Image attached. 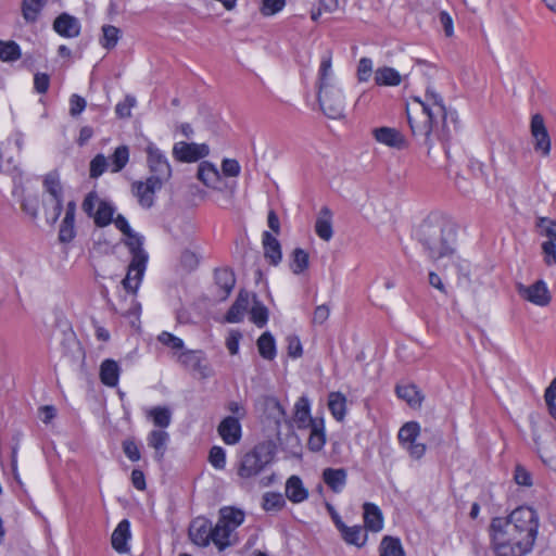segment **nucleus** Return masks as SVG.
<instances>
[{"mask_svg": "<svg viewBox=\"0 0 556 556\" xmlns=\"http://www.w3.org/2000/svg\"><path fill=\"white\" fill-rule=\"evenodd\" d=\"M130 539V523L127 519H123L112 533L111 542L113 548L119 553L129 551L128 540Z\"/></svg>", "mask_w": 556, "mask_h": 556, "instance_id": "21", "label": "nucleus"}, {"mask_svg": "<svg viewBox=\"0 0 556 556\" xmlns=\"http://www.w3.org/2000/svg\"><path fill=\"white\" fill-rule=\"evenodd\" d=\"M309 264V256L306 251L301 248H296L292 252V261L290 268L293 274L300 275L307 269Z\"/></svg>", "mask_w": 556, "mask_h": 556, "instance_id": "45", "label": "nucleus"}, {"mask_svg": "<svg viewBox=\"0 0 556 556\" xmlns=\"http://www.w3.org/2000/svg\"><path fill=\"white\" fill-rule=\"evenodd\" d=\"M401 80L400 73L393 67L383 66L375 72V81L379 86H399Z\"/></svg>", "mask_w": 556, "mask_h": 556, "instance_id": "35", "label": "nucleus"}, {"mask_svg": "<svg viewBox=\"0 0 556 556\" xmlns=\"http://www.w3.org/2000/svg\"><path fill=\"white\" fill-rule=\"evenodd\" d=\"M250 305V293L245 290H241L238 294L237 300L231 305L226 315L228 323H240L243 319L244 313Z\"/></svg>", "mask_w": 556, "mask_h": 556, "instance_id": "25", "label": "nucleus"}, {"mask_svg": "<svg viewBox=\"0 0 556 556\" xmlns=\"http://www.w3.org/2000/svg\"><path fill=\"white\" fill-rule=\"evenodd\" d=\"M318 102L321 111L329 118L343 117L345 97L337 84L318 88Z\"/></svg>", "mask_w": 556, "mask_h": 556, "instance_id": "5", "label": "nucleus"}, {"mask_svg": "<svg viewBox=\"0 0 556 556\" xmlns=\"http://www.w3.org/2000/svg\"><path fill=\"white\" fill-rule=\"evenodd\" d=\"M286 505V500L280 493L268 492L263 496V508L266 511H278Z\"/></svg>", "mask_w": 556, "mask_h": 556, "instance_id": "50", "label": "nucleus"}, {"mask_svg": "<svg viewBox=\"0 0 556 556\" xmlns=\"http://www.w3.org/2000/svg\"><path fill=\"white\" fill-rule=\"evenodd\" d=\"M416 237L432 261L450 256L454 252L455 227L440 214L427 216L418 226Z\"/></svg>", "mask_w": 556, "mask_h": 556, "instance_id": "3", "label": "nucleus"}, {"mask_svg": "<svg viewBox=\"0 0 556 556\" xmlns=\"http://www.w3.org/2000/svg\"><path fill=\"white\" fill-rule=\"evenodd\" d=\"M212 529V522L208 519L198 517L190 523L189 536L197 545L207 546L211 543Z\"/></svg>", "mask_w": 556, "mask_h": 556, "instance_id": "15", "label": "nucleus"}, {"mask_svg": "<svg viewBox=\"0 0 556 556\" xmlns=\"http://www.w3.org/2000/svg\"><path fill=\"white\" fill-rule=\"evenodd\" d=\"M75 237V215L65 213L60 225L59 239L61 242H71Z\"/></svg>", "mask_w": 556, "mask_h": 556, "instance_id": "46", "label": "nucleus"}, {"mask_svg": "<svg viewBox=\"0 0 556 556\" xmlns=\"http://www.w3.org/2000/svg\"><path fill=\"white\" fill-rule=\"evenodd\" d=\"M216 286L222 290V299H226L236 285V277L231 269L219 268L215 270Z\"/></svg>", "mask_w": 556, "mask_h": 556, "instance_id": "33", "label": "nucleus"}, {"mask_svg": "<svg viewBox=\"0 0 556 556\" xmlns=\"http://www.w3.org/2000/svg\"><path fill=\"white\" fill-rule=\"evenodd\" d=\"M163 186L156 179L148 177L146 181H134L131 191L141 207L150 208L154 204L155 192L161 190Z\"/></svg>", "mask_w": 556, "mask_h": 556, "instance_id": "10", "label": "nucleus"}, {"mask_svg": "<svg viewBox=\"0 0 556 556\" xmlns=\"http://www.w3.org/2000/svg\"><path fill=\"white\" fill-rule=\"evenodd\" d=\"M112 309L115 313H119L122 316L129 318L131 326H135L136 323L139 321L141 305L135 300V298H131L130 307L127 311L119 312L115 306H112Z\"/></svg>", "mask_w": 556, "mask_h": 556, "instance_id": "55", "label": "nucleus"}, {"mask_svg": "<svg viewBox=\"0 0 556 556\" xmlns=\"http://www.w3.org/2000/svg\"><path fill=\"white\" fill-rule=\"evenodd\" d=\"M419 433L420 425L417 421H408L404 424L397 433L400 444L414 459H420L426 453V445L417 442Z\"/></svg>", "mask_w": 556, "mask_h": 556, "instance_id": "7", "label": "nucleus"}, {"mask_svg": "<svg viewBox=\"0 0 556 556\" xmlns=\"http://www.w3.org/2000/svg\"><path fill=\"white\" fill-rule=\"evenodd\" d=\"M395 392L397 396L410 406H419L424 400L419 390L414 384L396 386Z\"/></svg>", "mask_w": 556, "mask_h": 556, "instance_id": "40", "label": "nucleus"}, {"mask_svg": "<svg viewBox=\"0 0 556 556\" xmlns=\"http://www.w3.org/2000/svg\"><path fill=\"white\" fill-rule=\"evenodd\" d=\"M286 496L292 503H302L308 497V491L304 488L298 476H291L286 482Z\"/></svg>", "mask_w": 556, "mask_h": 556, "instance_id": "28", "label": "nucleus"}, {"mask_svg": "<svg viewBox=\"0 0 556 556\" xmlns=\"http://www.w3.org/2000/svg\"><path fill=\"white\" fill-rule=\"evenodd\" d=\"M239 539L236 532L225 525L224 521L218 520L215 527H213L211 542H213L219 551L236 545Z\"/></svg>", "mask_w": 556, "mask_h": 556, "instance_id": "16", "label": "nucleus"}, {"mask_svg": "<svg viewBox=\"0 0 556 556\" xmlns=\"http://www.w3.org/2000/svg\"><path fill=\"white\" fill-rule=\"evenodd\" d=\"M536 228L541 236L548 238L547 241H556V220L540 217L536 222Z\"/></svg>", "mask_w": 556, "mask_h": 556, "instance_id": "51", "label": "nucleus"}, {"mask_svg": "<svg viewBox=\"0 0 556 556\" xmlns=\"http://www.w3.org/2000/svg\"><path fill=\"white\" fill-rule=\"evenodd\" d=\"M123 452L130 462H138L141 458L139 446L135 439H126L122 443Z\"/></svg>", "mask_w": 556, "mask_h": 556, "instance_id": "57", "label": "nucleus"}, {"mask_svg": "<svg viewBox=\"0 0 556 556\" xmlns=\"http://www.w3.org/2000/svg\"><path fill=\"white\" fill-rule=\"evenodd\" d=\"M311 433L308 437V448L312 452H320L326 444V433H325V421L323 418H319L316 422L313 424V427L309 428Z\"/></svg>", "mask_w": 556, "mask_h": 556, "instance_id": "32", "label": "nucleus"}, {"mask_svg": "<svg viewBox=\"0 0 556 556\" xmlns=\"http://www.w3.org/2000/svg\"><path fill=\"white\" fill-rule=\"evenodd\" d=\"M407 119L413 136L418 143L428 148V154L433 147L434 139L441 141L445 148L456 129L455 112H447L443 98L434 89H426L425 99L413 98V103L407 106Z\"/></svg>", "mask_w": 556, "mask_h": 556, "instance_id": "1", "label": "nucleus"}, {"mask_svg": "<svg viewBox=\"0 0 556 556\" xmlns=\"http://www.w3.org/2000/svg\"><path fill=\"white\" fill-rule=\"evenodd\" d=\"M197 176L206 187L218 188L220 173L212 163L206 161L202 162L199 165Z\"/></svg>", "mask_w": 556, "mask_h": 556, "instance_id": "31", "label": "nucleus"}, {"mask_svg": "<svg viewBox=\"0 0 556 556\" xmlns=\"http://www.w3.org/2000/svg\"><path fill=\"white\" fill-rule=\"evenodd\" d=\"M250 314L251 321L254 323L258 328L264 327L268 321V309L262 302L257 300L255 294H253V306Z\"/></svg>", "mask_w": 556, "mask_h": 556, "instance_id": "44", "label": "nucleus"}, {"mask_svg": "<svg viewBox=\"0 0 556 556\" xmlns=\"http://www.w3.org/2000/svg\"><path fill=\"white\" fill-rule=\"evenodd\" d=\"M222 170L228 177H237L240 174L241 167L237 160L225 159L222 163Z\"/></svg>", "mask_w": 556, "mask_h": 556, "instance_id": "62", "label": "nucleus"}, {"mask_svg": "<svg viewBox=\"0 0 556 556\" xmlns=\"http://www.w3.org/2000/svg\"><path fill=\"white\" fill-rule=\"evenodd\" d=\"M539 517L534 509L520 506L506 518H493L491 538L496 556H525L536 540Z\"/></svg>", "mask_w": 556, "mask_h": 556, "instance_id": "2", "label": "nucleus"}, {"mask_svg": "<svg viewBox=\"0 0 556 556\" xmlns=\"http://www.w3.org/2000/svg\"><path fill=\"white\" fill-rule=\"evenodd\" d=\"M372 72V61L369 58H362L357 66V77L359 81H367Z\"/></svg>", "mask_w": 556, "mask_h": 556, "instance_id": "59", "label": "nucleus"}, {"mask_svg": "<svg viewBox=\"0 0 556 556\" xmlns=\"http://www.w3.org/2000/svg\"><path fill=\"white\" fill-rule=\"evenodd\" d=\"M43 188L50 195L52 202L51 208H47V220L53 225L63 211V187L61 185L60 174L56 170H52L45 176Z\"/></svg>", "mask_w": 556, "mask_h": 556, "instance_id": "6", "label": "nucleus"}, {"mask_svg": "<svg viewBox=\"0 0 556 556\" xmlns=\"http://www.w3.org/2000/svg\"><path fill=\"white\" fill-rule=\"evenodd\" d=\"M375 139L388 147L401 149L404 144V137L402 134L390 127H379L372 130Z\"/></svg>", "mask_w": 556, "mask_h": 556, "instance_id": "22", "label": "nucleus"}, {"mask_svg": "<svg viewBox=\"0 0 556 556\" xmlns=\"http://www.w3.org/2000/svg\"><path fill=\"white\" fill-rule=\"evenodd\" d=\"M169 441V434L165 430H152L147 437L148 445L152 448H154L155 454L154 457L157 460H161L166 451V445Z\"/></svg>", "mask_w": 556, "mask_h": 556, "instance_id": "30", "label": "nucleus"}, {"mask_svg": "<svg viewBox=\"0 0 556 556\" xmlns=\"http://www.w3.org/2000/svg\"><path fill=\"white\" fill-rule=\"evenodd\" d=\"M321 477L332 492L341 493L346 485L348 471L344 468H326Z\"/></svg>", "mask_w": 556, "mask_h": 556, "instance_id": "19", "label": "nucleus"}, {"mask_svg": "<svg viewBox=\"0 0 556 556\" xmlns=\"http://www.w3.org/2000/svg\"><path fill=\"white\" fill-rule=\"evenodd\" d=\"M531 135L534 138V149L543 155L551 151V139L541 114H534L531 119Z\"/></svg>", "mask_w": 556, "mask_h": 556, "instance_id": "14", "label": "nucleus"}, {"mask_svg": "<svg viewBox=\"0 0 556 556\" xmlns=\"http://www.w3.org/2000/svg\"><path fill=\"white\" fill-rule=\"evenodd\" d=\"M315 232L325 241H329L333 236L332 213L327 206L321 207L318 214L315 223Z\"/></svg>", "mask_w": 556, "mask_h": 556, "instance_id": "24", "label": "nucleus"}, {"mask_svg": "<svg viewBox=\"0 0 556 556\" xmlns=\"http://www.w3.org/2000/svg\"><path fill=\"white\" fill-rule=\"evenodd\" d=\"M331 85H336L332 75L331 55L326 54L321 58L318 70V88H324L325 86Z\"/></svg>", "mask_w": 556, "mask_h": 556, "instance_id": "41", "label": "nucleus"}, {"mask_svg": "<svg viewBox=\"0 0 556 556\" xmlns=\"http://www.w3.org/2000/svg\"><path fill=\"white\" fill-rule=\"evenodd\" d=\"M112 161V173L121 172L129 161V149L127 146H119L115 149L113 155L111 156Z\"/></svg>", "mask_w": 556, "mask_h": 556, "instance_id": "47", "label": "nucleus"}, {"mask_svg": "<svg viewBox=\"0 0 556 556\" xmlns=\"http://www.w3.org/2000/svg\"><path fill=\"white\" fill-rule=\"evenodd\" d=\"M179 364L188 370L198 372L202 378L208 376V367L202 351L186 350L177 354Z\"/></svg>", "mask_w": 556, "mask_h": 556, "instance_id": "13", "label": "nucleus"}, {"mask_svg": "<svg viewBox=\"0 0 556 556\" xmlns=\"http://www.w3.org/2000/svg\"><path fill=\"white\" fill-rule=\"evenodd\" d=\"M210 153L208 146L205 143H187L180 141L174 144L173 155L180 162H197L198 160L205 157Z\"/></svg>", "mask_w": 556, "mask_h": 556, "instance_id": "12", "label": "nucleus"}, {"mask_svg": "<svg viewBox=\"0 0 556 556\" xmlns=\"http://www.w3.org/2000/svg\"><path fill=\"white\" fill-rule=\"evenodd\" d=\"M263 247H264V256L268 262L277 266L282 257L281 247L279 241L268 231H264L263 233Z\"/></svg>", "mask_w": 556, "mask_h": 556, "instance_id": "27", "label": "nucleus"}, {"mask_svg": "<svg viewBox=\"0 0 556 556\" xmlns=\"http://www.w3.org/2000/svg\"><path fill=\"white\" fill-rule=\"evenodd\" d=\"M109 166L108 159L103 154H97L90 162L89 175L91 178L100 177Z\"/></svg>", "mask_w": 556, "mask_h": 556, "instance_id": "53", "label": "nucleus"}, {"mask_svg": "<svg viewBox=\"0 0 556 556\" xmlns=\"http://www.w3.org/2000/svg\"><path fill=\"white\" fill-rule=\"evenodd\" d=\"M50 0H23L22 14L26 22L34 23L37 21L39 13Z\"/></svg>", "mask_w": 556, "mask_h": 556, "instance_id": "39", "label": "nucleus"}, {"mask_svg": "<svg viewBox=\"0 0 556 556\" xmlns=\"http://www.w3.org/2000/svg\"><path fill=\"white\" fill-rule=\"evenodd\" d=\"M363 509L366 529L379 532L383 527V517L380 508L374 503H365Z\"/></svg>", "mask_w": 556, "mask_h": 556, "instance_id": "26", "label": "nucleus"}, {"mask_svg": "<svg viewBox=\"0 0 556 556\" xmlns=\"http://www.w3.org/2000/svg\"><path fill=\"white\" fill-rule=\"evenodd\" d=\"M157 340L163 345L172 349L175 352V355H177L178 352L180 353L185 348V343L180 338L167 331L161 332L157 336Z\"/></svg>", "mask_w": 556, "mask_h": 556, "instance_id": "52", "label": "nucleus"}, {"mask_svg": "<svg viewBox=\"0 0 556 556\" xmlns=\"http://www.w3.org/2000/svg\"><path fill=\"white\" fill-rule=\"evenodd\" d=\"M328 408L337 421H342L346 414V397L341 392H331L328 396Z\"/></svg>", "mask_w": 556, "mask_h": 556, "instance_id": "34", "label": "nucleus"}, {"mask_svg": "<svg viewBox=\"0 0 556 556\" xmlns=\"http://www.w3.org/2000/svg\"><path fill=\"white\" fill-rule=\"evenodd\" d=\"M121 367L114 359H104L100 365V380L106 387L113 388L118 384Z\"/></svg>", "mask_w": 556, "mask_h": 556, "instance_id": "23", "label": "nucleus"}, {"mask_svg": "<svg viewBox=\"0 0 556 556\" xmlns=\"http://www.w3.org/2000/svg\"><path fill=\"white\" fill-rule=\"evenodd\" d=\"M147 417L151 418L155 427L161 430L167 428L172 422V412L166 406H154L147 412Z\"/></svg>", "mask_w": 556, "mask_h": 556, "instance_id": "38", "label": "nucleus"}, {"mask_svg": "<svg viewBox=\"0 0 556 556\" xmlns=\"http://www.w3.org/2000/svg\"><path fill=\"white\" fill-rule=\"evenodd\" d=\"M115 213V207L112 203L102 200L99 202V206L96 210L92 218L98 227H105L113 222V215Z\"/></svg>", "mask_w": 556, "mask_h": 556, "instance_id": "37", "label": "nucleus"}, {"mask_svg": "<svg viewBox=\"0 0 556 556\" xmlns=\"http://www.w3.org/2000/svg\"><path fill=\"white\" fill-rule=\"evenodd\" d=\"M544 261L548 266L556 264V241H545L542 244Z\"/></svg>", "mask_w": 556, "mask_h": 556, "instance_id": "64", "label": "nucleus"}, {"mask_svg": "<svg viewBox=\"0 0 556 556\" xmlns=\"http://www.w3.org/2000/svg\"><path fill=\"white\" fill-rule=\"evenodd\" d=\"M86 105L87 102L83 97L72 94L70 98V114L74 117L78 116L86 109Z\"/></svg>", "mask_w": 556, "mask_h": 556, "instance_id": "63", "label": "nucleus"}, {"mask_svg": "<svg viewBox=\"0 0 556 556\" xmlns=\"http://www.w3.org/2000/svg\"><path fill=\"white\" fill-rule=\"evenodd\" d=\"M261 356L265 359H274L276 356L275 339L269 332H264L257 340Z\"/></svg>", "mask_w": 556, "mask_h": 556, "instance_id": "43", "label": "nucleus"}, {"mask_svg": "<svg viewBox=\"0 0 556 556\" xmlns=\"http://www.w3.org/2000/svg\"><path fill=\"white\" fill-rule=\"evenodd\" d=\"M218 434L228 445L237 444L241 439V425L238 418L226 417L218 426Z\"/></svg>", "mask_w": 556, "mask_h": 556, "instance_id": "18", "label": "nucleus"}, {"mask_svg": "<svg viewBox=\"0 0 556 556\" xmlns=\"http://www.w3.org/2000/svg\"><path fill=\"white\" fill-rule=\"evenodd\" d=\"M518 294L538 305V306H545L551 302V294L547 289L546 283L543 280H538L531 286H525L522 283H517L516 286Z\"/></svg>", "mask_w": 556, "mask_h": 556, "instance_id": "11", "label": "nucleus"}, {"mask_svg": "<svg viewBox=\"0 0 556 556\" xmlns=\"http://www.w3.org/2000/svg\"><path fill=\"white\" fill-rule=\"evenodd\" d=\"M101 201L102 200L99 198L98 193L96 191H91L85 197L81 208L89 217H92L96 213V206L98 207L99 202Z\"/></svg>", "mask_w": 556, "mask_h": 556, "instance_id": "58", "label": "nucleus"}, {"mask_svg": "<svg viewBox=\"0 0 556 556\" xmlns=\"http://www.w3.org/2000/svg\"><path fill=\"white\" fill-rule=\"evenodd\" d=\"M102 33L101 46L108 50L113 49L118 42L121 30L113 25H104Z\"/></svg>", "mask_w": 556, "mask_h": 556, "instance_id": "48", "label": "nucleus"}, {"mask_svg": "<svg viewBox=\"0 0 556 556\" xmlns=\"http://www.w3.org/2000/svg\"><path fill=\"white\" fill-rule=\"evenodd\" d=\"M208 460L216 469H224L226 466V453L220 446H213L210 451Z\"/></svg>", "mask_w": 556, "mask_h": 556, "instance_id": "56", "label": "nucleus"}, {"mask_svg": "<svg viewBox=\"0 0 556 556\" xmlns=\"http://www.w3.org/2000/svg\"><path fill=\"white\" fill-rule=\"evenodd\" d=\"M293 420L299 429H307L313 427V424L319 420V418L311 417L309 401L302 396L294 405V417Z\"/></svg>", "mask_w": 556, "mask_h": 556, "instance_id": "20", "label": "nucleus"}, {"mask_svg": "<svg viewBox=\"0 0 556 556\" xmlns=\"http://www.w3.org/2000/svg\"><path fill=\"white\" fill-rule=\"evenodd\" d=\"M147 162L150 169V178L156 179L164 185L172 177V167L165 154L154 144L147 147Z\"/></svg>", "mask_w": 556, "mask_h": 556, "instance_id": "8", "label": "nucleus"}, {"mask_svg": "<svg viewBox=\"0 0 556 556\" xmlns=\"http://www.w3.org/2000/svg\"><path fill=\"white\" fill-rule=\"evenodd\" d=\"M274 452L269 444H257L239 460L237 473L242 479L260 475L273 462Z\"/></svg>", "mask_w": 556, "mask_h": 556, "instance_id": "4", "label": "nucleus"}, {"mask_svg": "<svg viewBox=\"0 0 556 556\" xmlns=\"http://www.w3.org/2000/svg\"><path fill=\"white\" fill-rule=\"evenodd\" d=\"M143 274L137 275V271L130 270V264L128 265V270L126 277L123 279L122 285L124 289L132 294H136L141 280H142Z\"/></svg>", "mask_w": 556, "mask_h": 556, "instance_id": "54", "label": "nucleus"}, {"mask_svg": "<svg viewBox=\"0 0 556 556\" xmlns=\"http://www.w3.org/2000/svg\"><path fill=\"white\" fill-rule=\"evenodd\" d=\"M127 239L125 244L128 247L129 252L131 253L130 261V270L137 271V275L144 274L147 262H148V253L143 249V237L134 230L126 235Z\"/></svg>", "mask_w": 556, "mask_h": 556, "instance_id": "9", "label": "nucleus"}, {"mask_svg": "<svg viewBox=\"0 0 556 556\" xmlns=\"http://www.w3.org/2000/svg\"><path fill=\"white\" fill-rule=\"evenodd\" d=\"M514 479L517 484L523 486L532 485L531 473L521 465H517L515 468Z\"/></svg>", "mask_w": 556, "mask_h": 556, "instance_id": "60", "label": "nucleus"}, {"mask_svg": "<svg viewBox=\"0 0 556 556\" xmlns=\"http://www.w3.org/2000/svg\"><path fill=\"white\" fill-rule=\"evenodd\" d=\"M53 29L62 37L75 38L80 33V23L75 16L62 13L54 20Z\"/></svg>", "mask_w": 556, "mask_h": 556, "instance_id": "17", "label": "nucleus"}, {"mask_svg": "<svg viewBox=\"0 0 556 556\" xmlns=\"http://www.w3.org/2000/svg\"><path fill=\"white\" fill-rule=\"evenodd\" d=\"M380 556H405L404 548L399 538L386 535L379 545Z\"/></svg>", "mask_w": 556, "mask_h": 556, "instance_id": "36", "label": "nucleus"}, {"mask_svg": "<svg viewBox=\"0 0 556 556\" xmlns=\"http://www.w3.org/2000/svg\"><path fill=\"white\" fill-rule=\"evenodd\" d=\"M338 531L340 532L343 541L349 545L362 547L367 541V534L361 526L348 527L343 523Z\"/></svg>", "mask_w": 556, "mask_h": 556, "instance_id": "29", "label": "nucleus"}, {"mask_svg": "<svg viewBox=\"0 0 556 556\" xmlns=\"http://www.w3.org/2000/svg\"><path fill=\"white\" fill-rule=\"evenodd\" d=\"M21 58L20 46L14 41H0V59L4 62L16 61Z\"/></svg>", "mask_w": 556, "mask_h": 556, "instance_id": "49", "label": "nucleus"}, {"mask_svg": "<svg viewBox=\"0 0 556 556\" xmlns=\"http://www.w3.org/2000/svg\"><path fill=\"white\" fill-rule=\"evenodd\" d=\"M285 4V0H263L261 11L264 15H274L281 11Z\"/></svg>", "mask_w": 556, "mask_h": 556, "instance_id": "61", "label": "nucleus"}, {"mask_svg": "<svg viewBox=\"0 0 556 556\" xmlns=\"http://www.w3.org/2000/svg\"><path fill=\"white\" fill-rule=\"evenodd\" d=\"M219 521H224L232 531L241 526L244 521V514L240 509L224 507L220 509Z\"/></svg>", "mask_w": 556, "mask_h": 556, "instance_id": "42", "label": "nucleus"}]
</instances>
